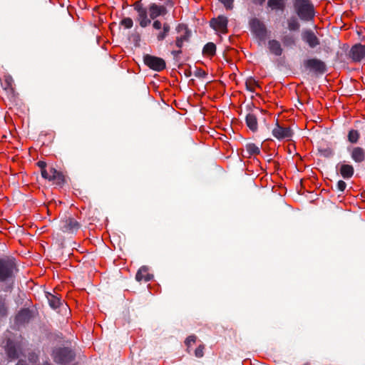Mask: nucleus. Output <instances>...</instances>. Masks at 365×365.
<instances>
[{
  "label": "nucleus",
  "instance_id": "nucleus-51",
  "mask_svg": "<svg viewBox=\"0 0 365 365\" xmlns=\"http://www.w3.org/2000/svg\"><path fill=\"white\" fill-rule=\"evenodd\" d=\"M187 74H189V76L191 74V71L187 72Z\"/></svg>",
  "mask_w": 365,
  "mask_h": 365
},
{
  "label": "nucleus",
  "instance_id": "nucleus-27",
  "mask_svg": "<svg viewBox=\"0 0 365 365\" xmlns=\"http://www.w3.org/2000/svg\"><path fill=\"white\" fill-rule=\"evenodd\" d=\"M9 307L6 296L0 295V318L7 316Z\"/></svg>",
  "mask_w": 365,
  "mask_h": 365
},
{
  "label": "nucleus",
  "instance_id": "nucleus-9",
  "mask_svg": "<svg viewBox=\"0 0 365 365\" xmlns=\"http://www.w3.org/2000/svg\"><path fill=\"white\" fill-rule=\"evenodd\" d=\"M80 227V223L71 216H65L60 222V230L66 233L76 232Z\"/></svg>",
  "mask_w": 365,
  "mask_h": 365
},
{
  "label": "nucleus",
  "instance_id": "nucleus-32",
  "mask_svg": "<svg viewBox=\"0 0 365 365\" xmlns=\"http://www.w3.org/2000/svg\"><path fill=\"white\" fill-rule=\"evenodd\" d=\"M129 39L133 43L135 46H140V35L138 32L135 31L132 33L129 36Z\"/></svg>",
  "mask_w": 365,
  "mask_h": 365
},
{
  "label": "nucleus",
  "instance_id": "nucleus-6",
  "mask_svg": "<svg viewBox=\"0 0 365 365\" xmlns=\"http://www.w3.org/2000/svg\"><path fill=\"white\" fill-rule=\"evenodd\" d=\"M354 126L356 128L350 129L347 133V140L351 144H356L361 135L365 140V122L357 120L355 122Z\"/></svg>",
  "mask_w": 365,
  "mask_h": 365
},
{
  "label": "nucleus",
  "instance_id": "nucleus-20",
  "mask_svg": "<svg viewBox=\"0 0 365 365\" xmlns=\"http://www.w3.org/2000/svg\"><path fill=\"white\" fill-rule=\"evenodd\" d=\"M45 295L50 307L53 309H56L62 304V301L58 296L54 295L50 292H46Z\"/></svg>",
  "mask_w": 365,
  "mask_h": 365
},
{
  "label": "nucleus",
  "instance_id": "nucleus-44",
  "mask_svg": "<svg viewBox=\"0 0 365 365\" xmlns=\"http://www.w3.org/2000/svg\"><path fill=\"white\" fill-rule=\"evenodd\" d=\"M37 165L41 168V170H43L46 168V163L41 160L37 163Z\"/></svg>",
  "mask_w": 365,
  "mask_h": 365
},
{
  "label": "nucleus",
  "instance_id": "nucleus-35",
  "mask_svg": "<svg viewBox=\"0 0 365 365\" xmlns=\"http://www.w3.org/2000/svg\"><path fill=\"white\" fill-rule=\"evenodd\" d=\"M120 25L123 26L125 29H131L133 26V21L130 17H125L120 20Z\"/></svg>",
  "mask_w": 365,
  "mask_h": 365
},
{
  "label": "nucleus",
  "instance_id": "nucleus-12",
  "mask_svg": "<svg viewBox=\"0 0 365 365\" xmlns=\"http://www.w3.org/2000/svg\"><path fill=\"white\" fill-rule=\"evenodd\" d=\"M272 135L277 140H283L292 137L294 132L290 127H282L277 120L275 127L272 131Z\"/></svg>",
  "mask_w": 365,
  "mask_h": 365
},
{
  "label": "nucleus",
  "instance_id": "nucleus-22",
  "mask_svg": "<svg viewBox=\"0 0 365 365\" xmlns=\"http://www.w3.org/2000/svg\"><path fill=\"white\" fill-rule=\"evenodd\" d=\"M148 269L145 266L141 267L135 274V279L138 282H149L151 279L152 276L148 273Z\"/></svg>",
  "mask_w": 365,
  "mask_h": 365
},
{
  "label": "nucleus",
  "instance_id": "nucleus-5",
  "mask_svg": "<svg viewBox=\"0 0 365 365\" xmlns=\"http://www.w3.org/2000/svg\"><path fill=\"white\" fill-rule=\"evenodd\" d=\"M250 30L259 41H264L267 30L264 24L257 18H252L249 22Z\"/></svg>",
  "mask_w": 365,
  "mask_h": 365
},
{
  "label": "nucleus",
  "instance_id": "nucleus-17",
  "mask_svg": "<svg viewBox=\"0 0 365 365\" xmlns=\"http://www.w3.org/2000/svg\"><path fill=\"white\" fill-rule=\"evenodd\" d=\"M339 173L344 179L349 180L354 175V166L344 163H341L339 165Z\"/></svg>",
  "mask_w": 365,
  "mask_h": 365
},
{
  "label": "nucleus",
  "instance_id": "nucleus-50",
  "mask_svg": "<svg viewBox=\"0 0 365 365\" xmlns=\"http://www.w3.org/2000/svg\"><path fill=\"white\" fill-rule=\"evenodd\" d=\"M12 287H13L12 284L9 285V286L6 287V289H5V291L11 290V289H12Z\"/></svg>",
  "mask_w": 365,
  "mask_h": 365
},
{
  "label": "nucleus",
  "instance_id": "nucleus-38",
  "mask_svg": "<svg viewBox=\"0 0 365 365\" xmlns=\"http://www.w3.org/2000/svg\"><path fill=\"white\" fill-rule=\"evenodd\" d=\"M194 75L197 78H205V76H207V73L202 69L196 68L194 72Z\"/></svg>",
  "mask_w": 365,
  "mask_h": 365
},
{
  "label": "nucleus",
  "instance_id": "nucleus-2",
  "mask_svg": "<svg viewBox=\"0 0 365 365\" xmlns=\"http://www.w3.org/2000/svg\"><path fill=\"white\" fill-rule=\"evenodd\" d=\"M52 357L56 364L66 365L75 359L76 354L69 347H56L53 350Z\"/></svg>",
  "mask_w": 365,
  "mask_h": 365
},
{
  "label": "nucleus",
  "instance_id": "nucleus-10",
  "mask_svg": "<svg viewBox=\"0 0 365 365\" xmlns=\"http://www.w3.org/2000/svg\"><path fill=\"white\" fill-rule=\"evenodd\" d=\"M302 40L310 48H315L320 45V40L316 34L309 29H304L301 34Z\"/></svg>",
  "mask_w": 365,
  "mask_h": 365
},
{
  "label": "nucleus",
  "instance_id": "nucleus-46",
  "mask_svg": "<svg viewBox=\"0 0 365 365\" xmlns=\"http://www.w3.org/2000/svg\"><path fill=\"white\" fill-rule=\"evenodd\" d=\"M266 0H252V2L255 5L262 6Z\"/></svg>",
  "mask_w": 365,
  "mask_h": 365
},
{
  "label": "nucleus",
  "instance_id": "nucleus-16",
  "mask_svg": "<svg viewBox=\"0 0 365 365\" xmlns=\"http://www.w3.org/2000/svg\"><path fill=\"white\" fill-rule=\"evenodd\" d=\"M32 318V312L28 308L21 309L15 317V322L18 325H24L29 322Z\"/></svg>",
  "mask_w": 365,
  "mask_h": 365
},
{
  "label": "nucleus",
  "instance_id": "nucleus-48",
  "mask_svg": "<svg viewBox=\"0 0 365 365\" xmlns=\"http://www.w3.org/2000/svg\"><path fill=\"white\" fill-rule=\"evenodd\" d=\"M16 365H28L25 361L24 360H19Z\"/></svg>",
  "mask_w": 365,
  "mask_h": 365
},
{
  "label": "nucleus",
  "instance_id": "nucleus-28",
  "mask_svg": "<svg viewBox=\"0 0 365 365\" xmlns=\"http://www.w3.org/2000/svg\"><path fill=\"white\" fill-rule=\"evenodd\" d=\"M202 53L210 56H215L216 53V45L212 42L207 43L203 47Z\"/></svg>",
  "mask_w": 365,
  "mask_h": 365
},
{
  "label": "nucleus",
  "instance_id": "nucleus-42",
  "mask_svg": "<svg viewBox=\"0 0 365 365\" xmlns=\"http://www.w3.org/2000/svg\"><path fill=\"white\" fill-rule=\"evenodd\" d=\"M163 24L159 20L155 19L153 22V27L155 30H160L163 29Z\"/></svg>",
  "mask_w": 365,
  "mask_h": 365
},
{
  "label": "nucleus",
  "instance_id": "nucleus-21",
  "mask_svg": "<svg viewBox=\"0 0 365 365\" xmlns=\"http://www.w3.org/2000/svg\"><path fill=\"white\" fill-rule=\"evenodd\" d=\"M245 122L247 126L252 131L257 132L258 130V123L257 116L252 113H249L245 117Z\"/></svg>",
  "mask_w": 365,
  "mask_h": 365
},
{
  "label": "nucleus",
  "instance_id": "nucleus-41",
  "mask_svg": "<svg viewBox=\"0 0 365 365\" xmlns=\"http://www.w3.org/2000/svg\"><path fill=\"white\" fill-rule=\"evenodd\" d=\"M41 174L42 178H43L44 179H46V180H48L49 181H51V173L50 171H49V173H48L47 170L45 168V169L41 170Z\"/></svg>",
  "mask_w": 365,
  "mask_h": 365
},
{
  "label": "nucleus",
  "instance_id": "nucleus-31",
  "mask_svg": "<svg viewBox=\"0 0 365 365\" xmlns=\"http://www.w3.org/2000/svg\"><path fill=\"white\" fill-rule=\"evenodd\" d=\"M7 355L11 359H16L19 357L18 351L14 345H8Z\"/></svg>",
  "mask_w": 365,
  "mask_h": 365
},
{
  "label": "nucleus",
  "instance_id": "nucleus-24",
  "mask_svg": "<svg viewBox=\"0 0 365 365\" xmlns=\"http://www.w3.org/2000/svg\"><path fill=\"white\" fill-rule=\"evenodd\" d=\"M281 41L284 46L287 48H292L295 46L297 43V39L295 36L290 33H286L285 34H284L281 38Z\"/></svg>",
  "mask_w": 365,
  "mask_h": 365
},
{
  "label": "nucleus",
  "instance_id": "nucleus-23",
  "mask_svg": "<svg viewBox=\"0 0 365 365\" xmlns=\"http://www.w3.org/2000/svg\"><path fill=\"white\" fill-rule=\"evenodd\" d=\"M267 6L272 11H284L286 2L285 0H268Z\"/></svg>",
  "mask_w": 365,
  "mask_h": 365
},
{
  "label": "nucleus",
  "instance_id": "nucleus-11",
  "mask_svg": "<svg viewBox=\"0 0 365 365\" xmlns=\"http://www.w3.org/2000/svg\"><path fill=\"white\" fill-rule=\"evenodd\" d=\"M209 23L210 26L215 31L222 34L227 33L228 19L225 16L220 15L216 18H212Z\"/></svg>",
  "mask_w": 365,
  "mask_h": 365
},
{
  "label": "nucleus",
  "instance_id": "nucleus-49",
  "mask_svg": "<svg viewBox=\"0 0 365 365\" xmlns=\"http://www.w3.org/2000/svg\"><path fill=\"white\" fill-rule=\"evenodd\" d=\"M167 5L172 7L173 6V1L172 0H167Z\"/></svg>",
  "mask_w": 365,
  "mask_h": 365
},
{
  "label": "nucleus",
  "instance_id": "nucleus-52",
  "mask_svg": "<svg viewBox=\"0 0 365 365\" xmlns=\"http://www.w3.org/2000/svg\"><path fill=\"white\" fill-rule=\"evenodd\" d=\"M187 74H189V76L191 74V71L187 72Z\"/></svg>",
  "mask_w": 365,
  "mask_h": 365
},
{
  "label": "nucleus",
  "instance_id": "nucleus-26",
  "mask_svg": "<svg viewBox=\"0 0 365 365\" xmlns=\"http://www.w3.org/2000/svg\"><path fill=\"white\" fill-rule=\"evenodd\" d=\"M287 28L290 31H297L300 29V24L295 16H291L287 20Z\"/></svg>",
  "mask_w": 365,
  "mask_h": 365
},
{
  "label": "nucleus",
  "instance_id": "nucleus-18",
  "mask_svg": "<svg viewBox=\"0 0 365 365\" xmlns=\"http://www.w3.org/2000/svg\"><path fill=\"white\" fill-rule=\"evenodd\" d=\"M50 172L51 173V181H53L56 185L62 187L66 182V178L61 172L54 168H51Z\"/></svg>",
  "mask_w": 365,
  "mask_h": 365
},
{
  "label": "nucleus",
  "instance_id": "nucleus-33",
  "mask_svg": "<svg viewBox=\"0 0 365 365\" xmlns=\"http://www.w3.org/2000/svg\"><path fill=\"white\" fill-rule=\"evenodd\" d=\"M255 86H258L257 82L253 78H248L245 82L246 88L250 92H255Z\"/></svg>",
  "mask_w": 365,
  "mask_h": 365
},
{
  "label": "nucleus",
  "instance_id": "nucleus-30",
  "mask_svg": "<svg viewBox=\"0 0 365 365\" xmlns=\"http://www.w3.org/2000/svg\"><path fill=\"white\" fill-rule=\"evenodd\" d=\"M246 150L249 155H258L260 153L259 148L252 143L246 145Z\"/></svg>",
  "mask_w": 365,
  "mask_h": 365
},
{
  "label": "nucleus",
  "instance_id": "nucleus-3",
  "mask_svg": "<svg viewBox=\"0 0 365 365\" xmlns=\"http://www.w3.org/2000/svg\"><path fill=\"white\" fill-rule=\"evenodd\" d=\"M16 266L15 260L12 258L0 259V282L12 279Z\"/></svg>",
  "mask_w": 365,
  "mask_h": 365
},
{
  "label": "nucleus",
  "instance_id": "nucleus-37",
  "mask_svg": "<svg viewBox=\"0 0 365 365\" xmlns=\"http://www.w3.org/2000/svg\"><path fill=\"white\" fill-rule=\"evenodd\" d=\"M205 346L201 344L195 351V355L197 358H201L204 355Z\"/></svg>",
  "mask_w": 365,
  "mask_h": 365
},
{
  "label": "nucleus",
  "instance_id": "nucleus-39",
  "mask_svg": "<svg viewBox=\"0 0 365 365\" xmlns=\"http://www.w3.org/2000/svg\"><path fill=\"white\" fill-rule=\"evenodd\" d=\"M336 189L340 192H344L346 187V183L342 180H340L336 183Z\"/></svg>",
  "mask_w": 365,
  "mask_h": 365
},
{
  "label": "nucleus",
  "instance_id": "nucleus-47",
  "mask_svg": "<svg viewBox=\"0 0 365 365\" xmlns=\"http://www.w3.org/2000/svg\"><path fill=\"white\" fill-rule=\"evenodd\" d=\"M12 81L11 78V77H9L7 78L6 80H5V82L6 83L7 86H11V81Z\"/></svg>",
  "mask_w": 365,
  "mask_h": 365
},
{
  "label": "nucleus",
  "instance_id": "nucleus-4",
  "mask_svg": "<svg viewBox=\"0 0 365 365\" xmlns=\"http://www.w3.org/2000/svg\"><path fill=\"white\" fill-rule=\"evenodd\" d=\"M134 10L137 12L136 21L142 28H145L151 24L148 18V8L145 7L141 1H137L133 4Z\"/></svg>",
  "mask_w": 365,
  "mask_h": 365
},
{
  "label": "nucleus",
  "instance_id": "nucleus-40",
  "mask_svg": "<svg viewBox=\"0 0 365 365\" xmlns=\"http://www.w3.org/2000/svg\"><path fill=\"white\" fill-rule=\"evenodd\" d=\"M197 336L195 335L189 336L185 341V345L189 348L190 346L191 343H195L196 341Z\"/></svg>",
  "mask_w": 365,
  "mask_h": 365
},
{
  "label": "nucleus",
  "instance_id": "nucleus-25",
  "mask_svg": "<svg viewBox=\"0 0 365 365\" xmlns=\"http://www.w3.org/2000/svg\"><path fill=\"white\" fill-rule=\"evenodd\" d=\"M191 37V31L189 29H186V31L181 36H178L175 41V45L178 48H181L183 45V42H188Z\"/></svg>",
  "mask_w": 365,
  "mask_h": 365
},
{
  "label": "nucleus",
  "instance_id": "nucleus-8",
  "mask_svg": "<svg viewBox=\"0 0 365 365\" xmlns=\"http://www.w3.org/2000/svg\"><path fill=\"white\" fill-rule=\"evenodd\" d=\"M143 62L148 67L155 71H161L166 66L164 59L150 54L143 56Z\"/></svg>",
  "mask_w": 365,
  "mask_h": 365
},
{
  "label": "nucleus",
  "instance_id": "nucleus-7",
  "mask_svg": "<svg viewBox=\"0 0 365 365\" xmlns=\"http://www.w3.org/2000/svg\"><path fill=\"white\" fill-rule=\"evenodd\" d=\"M303 64L307 69L317 75H322L327 71L326 63L317 58L305 60Z\"/></svg>",
  "mask_w": 365,
  "mask_h": 365
},
{
  "label": "nucleus",
  "instance_id": "nucleus-14",
  "mask_svg": "<svg viewBox=\"0 0 365 365\" xmlns=\"http://www.w3.org/2000/svg\"><path fill=\"white\" fill-rule=\"evenodd\" d=\"M347 150L352 160L357 164L365 161V149L359 146L348 148Z\"/></svg>",
  "mask_w": 365,
  "mask_h": 365
},
{
  "label": "nucleus",
  "instance_id": "nucleus-45",
  "mask_svg": "<svg viewBox=\"0 0 365 365\" xmlns=\"http://www.w3.org/2000/svg\"><path fill=\"white\" fill-rule=\"evenodd\" d=\"M182 53V51L178 50V51H172L171 54L174 56L175 58H177V57Z\"/></svg>",
  "mask_w": 365,
  "mask_h": 365
},
{
  "label": "nucleus",
  "instance_id": "nucleus-13",
  "mask_svg": "<svg viewBox=\"0 0 365 365\" xmlns=\"http://www.w3.org/2000/svg\"><path fill=\"white\" fill-rule=\"evenodd\" d=\"M149 16L150 20H155L160 16H165L168 14V9L165 6L158 5L155 3H151L148 6Z\"/></svg>",
  "mask_w": 365,
  "mask_h": 365
},
{
  "label": "nucleus",
  "instance_id": "nucleus-29",
  "mask_svg": "<svg viewBox=\"0 0 365 365\" xmlns=\"http://www.w3.org/2000/svg\"><path fill=\"white\" fill-rule=\"evenodd\" d=\"M170 29L171 28L170 24L167 22H165L162 29L163 30L160 31L156 36L157 40L158 41H163L168 36Z\"/></svg>",
  "mask_w": 365,
  "mask_h": 365
},
{
  "label": "nucleus",
  "instance_id": "nucleus-19",
  "mask_svg": "<svg viewBox=\"0 0 365 365\" xmlns=\"http://www.w3.org/2000/svg\"><path fill=\"white\" fill-rule=\"evenodd\" d=\"M267 46L269 52L277 56H280L283 53V48H282L281 43L276 39L268 41Z\"/></svg>",
  "mask_w": 365,
  "mask_h": 365
},
{
  "label": "nucleus",
  "instance_id": "nucleus-1",
  "mask_svg": "<svg viewBox=\"0 0 365 365\" xmlns=\"http://www.w3.org/2000/svg\"><path fill=\"white\" fill-rule=\"evenodd\" d=\"M294 9L303 21H311L315 16L314 6L310 0H294Z\"/></svg>",
  "mask_w": 365,
  "mask_h": 365
},
{
  "label": "nucleus",
  "instance_id": "nucleus-36",
  "mask_svg": "<svg viewBox=\"0 0 365 365\" xmlns=\"http://www.w3.org/2000/svg\"><path fill=\"white\" fill-rule=\"evenodd\" d=\"M227 10H232L234 8L235 0H218Z\"/></svg>",
  "mask_w": 365,
  "mask_h": 365
},
{
  "label": "nucleus",
  "instance_id": "nucleus-15",
  "mask_svg": "<svg viewBox=\"0 0 365 365\" xmlns=\"http://www.w3.org/2000/svg\"><path fill=\"white\" fill-rule=\"evenodd\" d=\"M349 56L354 61H360L365 56V45L357 43L353 46L349 51Z\"/></svg>",
  "mask_w": 365,
  "mask_h": 365
},
{
  "label": "nucleus",
  "instance_id": "nucleus-34",
  "mask_svg": "<svg viewBox=\"0 0 365 365\" xmlns=\"http://www.w3.org/2000/svg\"><path fill=\"white\" fill-rule=\"evenodd\" d=\"M319 153L325 158H331L334 155V151L331 148H319Z\"/></svg>",
  "mask_w": 365,
  "mask_h": 365
},
{
  "label": "nucleus",
  "instance_id": "nucleus-43",
  "mask_svg": "<svg viewBox=\"0 0 365 365\" xmlns=\"http://www.w3.org/2000/svg\"><path fill=\"white\" fill-rule=\"evenodd\" d=\"M186 29H188L187 26L185 24H179L177 28H176V30L178 32H180L181 31L184 30L185 32L186 31Z\"/></svg>",
  "mask_w": 365,
  "mask_h": 365
}]
</instances>
